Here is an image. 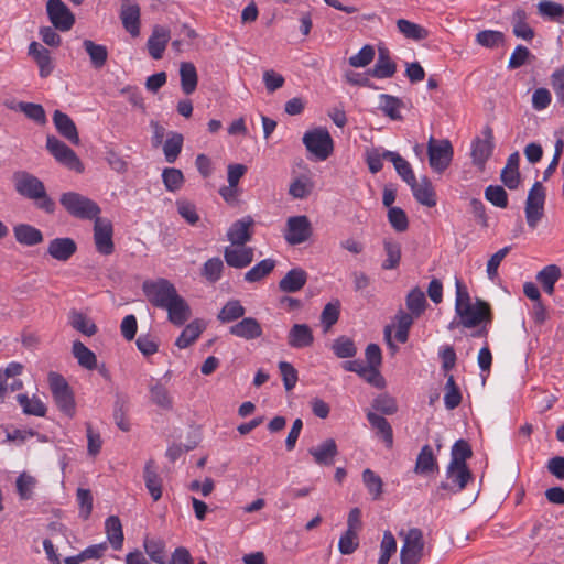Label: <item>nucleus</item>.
Returning a JSON list of instances; mask_svg holds the SVG:
<instances>
[{
  "mask_svg": "<svg viewBox=\"0 0 564 564\" xmlns=\"http://www.w3.org/2000/svg\"><path fill=\"white\" fill-rule=\"evenodd\" d=\"M397 65L391 61L389 51L379 47L378 59L375 64L371 75L376 78H390L395 74Z\"/></svg>",
  "mask_w": 564,
  "mask_h": 564,
  "instance_id": "obj_30",
  "label": "nucleus"
},
{
  "mask_svg": "<svg viewBox=\"0 0 564 564\" xmlns=\"http://www.w3.org/2000/svg\"><path fill=\"white\" fill-rule=\"evenodd\" d=\"M538 12L540 15L561 22L564 21V6L561 3L550 1V0H542L538 3Z\"/></svg>",
  "mask_w": 564,
  "mask_h": 564,
  "instance_id": "obj_50",
  "label": "nucleus"
},
{
  "mask_svg": "<svg viewBox=\"0 0 564 564\" xmlns=\"http://www.w3.org/2000/svg\"><path fill=\"white\" fill-rule=\"evenodd\" d=\"M113 227L110 220L100 218L99 216L94 219V241L96 249L104 256H109L115 250L112 240Z\"/></svg>",
  "mask_w": 564,
  "mask_h": 564,
  "instance_id": "obj_12",
  "label": "nucleus"
},
{
  "mask_svg": "<svg viewBox=\"0 0 564 564\" xmlns=\"http://www.w3.org/2000/svg\"><path fill=\"white\" fill-rule=\"evenodd\" d=\"M513 34L524 41H531L534 37V30L527 23V13L522 9H517L511 18Z\"/></svg>",
  "mask_w": 564,
  "mask_h": 564,
  "instance_id": "obj_35",
  "label": "nucleus"
},
{
  "mask_svg": "<svg viewBox=\"0 0 564 564\" xmlns=\"http://www.w3.org/2000/svg\"><path fill=\"white\" fill-rule=\"evenodd\" d=\"M379 108L387 117H389L392 120L402 119L400 110L401 108H403L404 105L401 99L388 94H381L379 96Z\"/></svg>",
  "mask_w": 564,
  "mask_h": 564,
  "instance_id": "obj_40",
  "label": "nucleus"
},
{
  "mask_svg": "<svg viewBox=\"0 0 564 564\" xmlns=\"http://www.w3.org/2000/svg\"><path fill=\"white\" fill-rule=\"evenodd\" d=\"M405 302L408 310L415 317H419L426 307V299L424 292L419 288H414L409 292Z\"/></svg>",
  "mask_w": 564,
  "mask_h": 564,
  "instance_id": "obj_52",
  "label": "nucleus"
},
{
  "mask_svg": "<svg viewBox=\"0 0 564 564\" xmlns=\"http://www.w3.org/2000/svg\"><path fill=\"white\" fill-rule=\"evenodd\" d=\"M397 28L399 32L403 34L406 39H411L414 41L424 40L429 35L426 29L406 19H399L397 21Z\"/></svg>",
  "mask_w": 564,
  "mask_h": 564,
  "instance_id": "obj_47",
  "label": "nucleus"
},
{
  "mask_svg": "<svg viewBox=\"0 0 564 564\" xmlns=\"http://www.w3.org/2000/svg\"><path fill=\"white\" fill-rule=\"evenodd\" d=\"M246 308L239 300L228 301L219 311L217 318L220 323H231L245 316Z\"/></svg>",
  "mask_w": 564,
  "mask_h": 564,
  "instance_id": "obj_42",
  "label": "nucleus"
},
{
  "mask_svg": "<svg viewBox=\"0 0 564 564\" xmlns=\"http://www.w3.org/2000/svg\"><path fill=\"white\" fill-rule=\"evenodd\" d=\"M162 182L167 192L174 193L183 187L185 177L181 170L175 167H165L162 171Z\"/></svg>",
  "mask_w": 564,
  "mask_h": 564,
  "instance_id": "obj_48",
  "label": "nucleus"
},
{
  "mask_svg": "<svg viewBox=\"0 0 564 564\" xmlns=\"http://www.w3.org/2000/svg\"><path fill=\"white\" fill-rule=\"evenodd\" d=\"M229 334L245 340H253L262 336V327L254 317H242L229 327Z\"/></svg>",
  "mask_w": 564,
  "mask_h": 564,
  "instance_id": "obj_21",
  "label": "nucleus"
},
{
  "mask_svg": "<svg viewBox=\"0 0 564 564\" xmlns=\"http://www.w3.org/2000/svg\"><path fill=\"white\" fill-rule=\"evenodd\" d=\"M312 234L310 219L305 215H300L288 218L283 237L289 245L296 246L307 241Z\"/></svg>",
  "mask_w": 564,
  "mask_h": 564,
  "instance_id": "obj_10",
  "label": "nucleus"
},
{
  "mask_svg": "<svg viewBox=\"0 0 564 564\" xmlns=\"http://www.w3.org/2000/svg\"><path fill=\"white\" fill-rule=\"evenodd\" d=\"M367 419L371 426L377 430L378 434L381 436L387 448H392L393 446V431L390 423L381 415H378L373 412L367 413Z\"/></svg>",
  "mask_w": 564,
  "mask_h": 564,
  "instance_id": "obj_38",
  "label": "nucleus"
},
{
  "mask_svg": "<svg viewBox=\"0 0 564 564\" xmlns=\"http://www.w3.org/2000/svg\"><path fill=\"white\" fill-rule=\"evenodd\" d=\"M275 264V260L264 259L245 273V280L249 283L259 282L273 271Z\"/></svg>",
  "mask_w": 564,
  "mask_h": 564,
  "instance_id": "obj_46",
  "label": "nucleus"
},
{
  "mask_svg": "<svg viewBox=\"0 0 564 564\" xmlns=\"http://www.w3.org/2000/svg\"><path fill=\"white\" fill-rule=\"evenodd\" d=\"M224 259L231 268H247L253 261V248L246 246L226 247L224 250Z\"/></svg>",
  "mask_w": 564,
  "mask_h": 564,
  "instance_id": "obj_18",
  "label": "nucleus"
},
{
  "mask_svg": "<svg viewBox=\"0 0 564 564\" xmlns=\"http://www.w3.org/2000/svg\"><path fill=\"white\" fill-rule=\"evenodd\" d=\"M308 454L312 455L314 463L319 466H332L335 457L338 455V448L335 440L327 438L321 444L310 447Z\"/></svg>",
  "mask_w": 564,
  "mask_h": 564,
  "instance_id": "obj_20",
  "label": "nucleus"
},
{
  "mask_svg": "<svg viewBox=\"0 0 564 564\" xmlns=\"http://www.w3.org/2000/svg\"><path fill=\"white\" fill-rule=\"evenodd\" d=\"M17 193L35 203V206L46 214H54L55 202L46 193L44 183L35 175L26 171H17L12 175Z\"/></svg>",
  "mask_w": 564,
  "mask_h": 564,
  "instance_id": "obj_1",
  "label": "nucleus"
},
{
  "mask_svg": "<svg viewBox=\"0 0 564 564\" xmlns=\"http://www.w3.org/2000/svg\"><path fill=\"white\" fill-rule=\"evenodd\" d=\"M386 160H389L393 163V166L399 174V176L408 184L414 183L416 178L410 163L403 159L398 152L386 151Z\"/></svg>",
  "mask_w": 564,
  "mask_h": 564,
  "instance_id": "obj_37",
  "label": "nucleus"
},
{
  "mask_svg": "<svg viewBox=\"0 0 564 564\" xmlns=\"http://www.w3.org/2000/svg\"><path fill=\"white\" fill-rule=\"evenodd\" d=\"M332 349L338 358H351L357 354L354 340L347 336L336 338Z\"/></svg>",
  "mask_w": 564,
  "mask_h": 564,
  "instance_id": "obj_55",
  "label": "nucleus"
},
{
  "mask_svg": "<svg viewBox=\"0 0 564 564\" xmlns=\"http://www.w3.org/2000/svg\"><path fill=\"white\" fill-rule=\"evenodd\" d=\"M484 138H477L471 144V159L473 163L480 170L485 167L486 162L491 156L494 151V132L490 127H485L482 130Z\"/></svg>",
  "mask_w": 564,
  "mask_h": 564,
  "instance_id": "obj_13",
  "label": "nucleus"
},
{
  "mask_svg": "<svg viewBox=\"0 0 564 564\" xmlns=\"http://www.w3.org/2000/svg\"><path fill=\"white\" fill-rule=\"evenodd\" d=\"M48 383L54 402L58 410L66 416L73 417L76 413V403L74 393L67 381L59 373L50 372Z\"/></svg>",
  "mask_w": 564,
  "mask_h": 564,
  "instance_id": "obj_3",
  "label": "nucleus"
},
{
  "mask_svg": "<svg viewBox=\"0 0 564 564\" xmlns=\"http://www.w3.org/2000/svg\"><path fill=\"white\" fill-rule=\"evenodd\" d=\"M183 143V134L175 131L167 132L166 140L162 143L164 158L167 163H174L177 160L182 152Z\"/></svg>",
  "mask_w": 564,
  "mask_h": 564,
  "instance_id": "obj_32",
  "label": "nucleus"
},
{
  "mask_svg": "<svg viewBox=\"0 0 564 564\" xmlns=\"http://www.w3.org/2000/svg\"><path fill=\"white\" fill-rule=\"evenodd\" d=\"M83 46L89 55L93 67L99 69L105 66L108 58V50L105 45L96 44L91 40H84Z\"/></svg>",
  "mask_w": 564,
  "mask_h": 564,
  "instance_id": "obj_39",
  "label": "nucleus"
},
{
  "mask_svg": "<svg viewBox=\"0 0 564 564\" xmlns=\"http://www.w3.org/2000/svg\"><path fill=\"white\" fill-rule=\"evenodd\" d=\"M362 481L368 492L372 496V499L377 500L382 494L383 482L381 477L367 468L362 471Z\"/></svg>",
  "mask_w": 564,
  "mask_h": 564,
  "instance_id": "obj_56",
  "label": "nucleus"
},
{
  "mask_svg": "<svg viewBox=\"0 0 564 564\" xmlns=\"http://www.w3.org/2000/svg\"><path fill=\"white\" fill-rule=\"evenodd\" d=\"M203 332V327L199 325L197 321L189 323L181 333V335L176 338L175 345L180 349L187 348L191 346Z\"/></svg>",
  "mask_w": 564,
  "mask_h": 564,
  "instance_id": "obj_53",
  "label": "nucleus"
},
{
  "mask_svg": "<svg viewBox=\"0 0 564 564\" xmlns=\"http://www.w3.org/2000/svg\"><path fill=\"white\" fill-rule=\"evenodd\" d=\"M446 477L448 481L441 482L438 488L456 494L466 487L467 482L471 478V474L467 465H457L452 470L448 465L446 469Z\"/></svg>",
  "mask_w": 564,
  "mask_h": 564,
  "instance_id": "obj_16",
  "label": "nucleus"
},
{
  "mask_svg": "<svg viewBox=\"0 0 564 564\" xmlns=\"http://www.w3.org/2000/svg\"><path fill=\"white\" fill-rule=\"evenodd\" d=\"M17 401L19 405L22 408L23 413L26 415H34L39 417H43L46 415V405L35 394L30 398L25 393H20L17 395Z\"/></svg>",
  "mask_w": 564,
  "mask_h": 564,
  "instance_id": "obj_33",
  "label": "nucleus"
},
{
  "mask_svg": "<svg viewBox=\"0 0 564 564\" xmlns=\"http://www.w3.org/2000/svg\"><path fill=\"white\" fill-rule=\"evenodd\" d=\"M46 10L55 29L64 32L74 25L75 18L62 0H48Z\"/></svg>",
  "mask_w": 564,
  "mask_h": 564,
  "instance_id": "obj_14",
  "label": "nucleus"
},
{
  "mask_svg": "<svg viewBox=\"0 0 564 564\" xmlns=\"http://www.w3.org/2000/svg\"><path fill=\"white\" fill-rule=\"evenodd\" d=\"M424 541L422 531L417 528L410 529L404 536L401 547V564H417L423 555Z\"/></svg>",
  "mask_w": 564,
  "mask_h": 564,
  "instance_id": "obj_11",
  "label": "nucleus"
},
{
  "mask_svg": "<svg viewBox=\"0 0 564 564\" xmlns=\"http://www.w3.org/2000/svg\"><path fill=\"white\" fill-rule=\"evenodd\" d=\"M471 448L466 441H456L451 452L449 469L452 470L457 465H466V459L471 457Z\"/></svg>",
  "mask_w": 564,
  "mask_h": 564,
  "instance_id": "obj_49",
  "label": "nucleus"
},
{
  "mask_svg": "<svg viewBox=\"0 0 564 564\" xmlns=\"http://www.w3.org/2000/svg\"><path fill=\"white\" fill-rule=\"evenodd\" d=\"M414 198L422 205L434 207L436 205V195L431 181L424 176L420 181L416 178L414 183L409 185Z\"/></svg>",
  "mask_w": 564,
  "mask_h": 564,
  "instance_id": "obj_25",
  "label": "nucleus"
},
{
  "mask_svg": "<svg viewBox=\"0 0 564 564\" xmlns=\"http://www.w3.org/2000/svg\"><path fill=\"white\" fill-rule=\"evenodd\" d=\"M144 481L151 497L154 501H158L162 497V484L160 477L154 470L152 460H149L144 467Z\"/></svg>",
  "mask_w": 564,
  "mask_h": 564,
  "instance_id": "obj_43",
  "label": "nucleus"
},
{
  "mask_svg": "<svg viewBox=\"0 0 564 564\" xmlns=\"http://www.w3.org/2000/svg\"><path fill=\"white\" fill-rule=\"evenodd\" d=\"M29 55L36 62L40 76L47 77L54 69V65L50 55V51L37 42H32L29 45Z\"/></svg>",
  "mask_w": 564,
  "mask_h": 564,
  "instance_id": "obj_26",
  "label": "nucleus"
},
{
  "mask_svg": "<svg viewBox=\"0 0 564 564\" xmlns=\"http://www.w3.org/2000/svg\"><path fill=\"white\" fill-rule=\"evenodd\" d=\"M151 401L164 410L172 409L173 400L167 389L160 382L150 387Z\"/></svg>",
  "mask_w": 564,
  "mask_h": 564,
  "instance_id": "obj_54",
  "label": "nucleus"
},
{
  "mask_svg": "<svg viewBox=\"0 0 564 564\" xmlns=\"http://www.w3.org/2000/svg\"><path fill=\"white\" fill-rule=\"evenodd\" d=\"M107 539L112 549L119 551L123 545V531L120 519L117 516H110L105 521Z\"/></svg>",
  "mask_w": 564,
  "mask_h": 564,
  "instance_id": "obj_34",
  "label": "nucleus"
},
{
  "mask_svg": "<svg viewBox=\"0 0 564 564\" xmlns=\"http://www.w3.org/2000/svg\"><path fill=\"white\" fill-rule=\"evenodd\" d=\"M72 351L74 357L77 359L78 364L82 367L89 370H93L97 367L96 355L89 348H87L82 341H74Z\"/></svg>",
  "mask_w": 564,
  "mask_h": 564,
  "instance_id": "obj_45",
  "label": "nucleus"
},
{
  "mask_svg": "<svg viewBox=\"0 0 564 564\" xmlns=\"http://www.w3.org/2000/svg\"><path fill=\"white\" fill-rule=\"evenodd\" d=\"M36 480L33 476L22 473L17 478V490L21 499H30L32 497L33 489Z\"/></svg>",
  "mask_w": 564,
  "mask_h": 564,
  "instance_id": "obj_63",
  "label": "nucleus"
},
{
  "mask_svg": "<svg viewBox=\"0 0 564 564\" xmlns=\"http://www.w3.org/2000/svg\"><path fill=\"white\" fill-rule=\"evenodd\" d=\"M314 341L311 327L306 324H294L288 335V344L292 348L301 349L310 347Z\"/></svg>",
  "mask_w": 564,
  "mask_h": 564,
  "instance_id": "obj_27",
  "label": "nucleus"
},
{
  "mask_svg": "<svg viewBox=\"0 0 564 564\" xmlns=\"http://www.w3.org/2000/svg\"><path fill=\"white\" fill-rule=\"evenodd\" d=\"M438 471V463L430 445H424L415 462L414 473L417 475H430Z\"/></svg>",
  "mask_w": 564,
  "mask_h": 564,
  "instance_id": "obj_28",
  "label": "nucleus"
},
{
  "mask_svg": "<svg viewBox=\"0 0 564 564\" xmlns=\"http://www.w3.org/2000/svg\"><path fill=\"white\" fill-rule=\"evenodd\" d=\"M505 35L500 31L485 30L476 35V42L485 47H496L503 42Z\"/></svg>",
  "mask_w": 564,
  "mask_h": 564,
  "instance_id": "obj_61",
  "label": "nucleus"
},
{
  "mask_svg": "<svg viewBox=\"0 0 564 564\" xmlns=\"http://www.w3.org/2000/svg\"><path fill=\"white\" fill-rule=\"evenodd\" d=\"M181 87L184 94L191 95L196 90L198 76L196 67L191 62H183L180 65Z\"/></svg>",
  "mask_w": 564,
  "mask_h": 564,
  "instance_id": "obj_36",
  "label": "nucleus"
},
{
  "mask_svg": "<svg viewBox=\"0 0 564 564\" xmlns=\"http://www.w3.org/2000/svg\"><path fill=\"white\" fill-rule=\"evenodd\" d=\"M143 547L149 557L158 564H166L165 542L162 539H153L145 536Z\"/></svg>",
  "mask_w": 564,
  "mask_h": 564,
  "instance_id": "obj_44",
  "label": "nucleus"
},
{
  "mask_svg": "<svg viewBox=\"0 0 564 564\" xmlns=\"http://www.w3.org/2000/svg\"><path fill=\"white\" fill-rule=\"evenodd\" d=\"M485 197L496 207L506 208L508 206V194L500 185H489L485 189Z\"/></svg>",
  "mask_w": 564,
  "mask_h": 564,
  "instance_id": "obj_59",
  "label": "nucleus"
},
{
  "mask_svg": "<svg viewBox=\"0 0 564 564\" xmlns=\"http://www.w3.org/2000/svg\"><path fill=\"white\" fill-rule=\"evenodd\" d=\"M17 241L24 246H35L43 241V235L40 229L28 225L20 224L13 228Z\"/></svg>",
  "mask_w": 564,
  "mask_h": 564,
  "instance_id": "obj_31",
  "label": "nucleus"
},
{
  "mask_svg": "<svg viewBox=\"0 0 564 564\" xmlns=\"http://www.w3.org/2000/svg\"><path fill=\"white\" fill-rule=\"evenodd\" d=\"M375 58V48L371 45H365L361 50L349 57L348 63L350 66L360 68L368 66Z\"/></svg>",
  "mask_w": 564,
  "mask_h": 564,
  "instance_id": "obj_62",
  "label": "nucleus"
},
{
  "mask_svg": "<svg viewBox=\"0 0 564 564\" xmlns=\"http://www.w3.org/2000/svg\"><path fill=\"white\" fill-rule=\"evenodd\" d=\"M453 147L449 140H436L430 137L427 142V155L431 169L436 173H443L453 159Z\"/></svg>",
  "mask_w": 564,
  "mask_h": 564,
  "instance_id": "obj_6",
  "label": "nucleus"
},
{
  "mask_svg": "<svg viewBox=\"0 0 564 564\" xmlns=\"http://www.w3.org/2000/svg\"><path fill=\"white\" fill-rule=\"evenodd\" d=\"M46 149L58 163L65 165L67 169L77 173H82L84 171V165L77 154L56 137L47 135Z\"/></svg>",
  "mask_w": 564,
  "mask_h": 564,
  "instance_id": "obj_9",
  "label": "nucleus"
},
{
  "mask_svg": "<svg viewBox=\"0 0 564 564\" xmlns=\"http://www.w3.org/2000/svg\"><path fill=\"white\" fill-rule=\"evenodd\" d=\"M61 205L73 217L94 220L101 213L96 202L77 192H66L61 195Z\"/></svg>",
  "mask_w": 564,
  "mask_h": 564,
  "instance_id": "obj_2",
  "label": "nucleus"
},
{
  "mask_svg": "<svg viewBox=\"0 0 564 564\" xmlns=\"http://www.w3.org/2000/svg\"><path fill=\"white\" fill-rule=\"evenodd\" d=\"M303 143L306 150L317 160H326L334 150V142L330 133L325 128H315L306 131L303 135Z\"/></svg>",
  "mask_w": 564,
  "mask_h": 564,
  "instance_id": "obj_4",
  "label": "nucleus"
},
{
  "mask_svg": "<svg viewBox=\"0 0 564 564\" xmlns=\"http://www.w3.org/2000/svg\"><path fill=\"white\" fill-rule=\"evenodd\" d=\"M397 552V541L390 531H384L380 543V556L378 564H388L391 556Z\"/></svg>",
  "mask_w": 564,
  "mask_h": 564,
  "instance_id": "obj_58",
  "label": "nucleus"
},
{
  "mask_svg": "<svg viewBox=\"0 0 564 564\" xmlns=\"http://www.w3.org/2000/svg\"><path fill=\"white\" fill-rule=\"evenodd\" d=\"M383 248L387 254V259L382 262V269L392 270L395 269L401 260V246L399 242L393 240H384Z\"/></svg>",
  "mask_w": 564,
  "mask_h": 564,
  "instance_id": "obj_51",
  "label": "nucleus"
},
{
  "mask_svg": "<svg viewBox=\"0 0 564 564\" xmlns=\"http://www.w3.org/2000/svg\"><path fill=\"white\" fill-rule=\"evenodd\" d=\"M163 310L167 312L169 321L175 326L184 325L192 315L188 303L178 293Z\"/></svg>",
  "mask_w": 564,
  "mask_h": 564,
  "instance_id": "obj_22",
  "label": "nucleus"
},
{
  "mask_svg": "<svg viewBox=\"0 0 564 564\" xmlns=\"http://www.w3.org/2000/svg\"><path fill=\"white\" fill-rule=\"evenodd\" d=\"M551 86L557 102L564 106V68L553 72L551 75Z\"/></svg>",
  "mask_w": 564,
  "mask_h": 564,
  "instance_id": "obj_64",
  "label": "nucleus"
},
{
  "mask_svg": "<svg viewBox=\"0 0 564 564\" xmlns=\"http://www.w3.org/2000/svg\"><path fill=\"white\" fill-rule=\"evenodd\" d=\"M53 122L58 133L68 140L72 144L78 145L80 142L78 131L73 119L61 110L53 113Z\"/></svg>",
  "mask_w": 564,
  "mask_h": 564,
  "instance_id": "obj_24",
  "label": "nucleus"
},
{
  "mask_svg": "<svg viewBox=\"0 0 564 564\" xmlns=\"http://www.w3.org/2000/svg\"><path fill=\"white\" fill-rule=\"evenodd\" d=\"M120 19L123 28L131 36L140 34V6L134 0H120Z\"/></svg>",
  "mask_w": 564,
  "mask_h": 564,
  "instance_id": "obj_15",
  "label": "nucleus"
},
{
  "mask_svg": "<svg viewBox=\"0 0 564 564\" xmlns=\"http://www.w3.org/2000/svg\"><path fill=\"white\" fill-rule=\"evenodd\" d=\"M306 281L307 273L301 268H295L290 270L279 282V289L282 292L294 293L300 291L305 285Z\"/></svg>",
  "mask_w": 564,
  "mask_h": 564,
  "instance_id": "obj_29",
  "label": "nucleus"
},
{
  "mask_svg": "<svg viewBox=\"0 0 564 564\" xmlns=\"http://www.w3.org/2000/svg\"><path fill=\"white\" fill-rule=\"evenodd\" d=\"M170 39V29L162 25H154L152 33L147 42L149 54L153 59L162 58Z\"/></svg>",
  "mask_w": 564,
  "mask_h": 564,
  "instance_id": "obj_19",
  "label": "nucleus"
},
{
  "mask_svg": "<svg viewBox=\"0 0 564 564\" xmlns=\"http://www.w3.org/2000/svg\"><path fill=\"white\" fill-rule=\"evenodd\" d=\"M545 189L541 182H535L528 193L525 218L528 226L534 229L544 215Z\"/></svg>",
  "mask_w": 564,
  "mask_h": 564,
  "instance_id": "obj_8",
  "label": "nucleus"
},
{
  "mask_svg": "<svg viewBox=\"0 0 564 564\" xmlns=\"http://www.w3.org/2000/svg\"><path fill=\"white\" fill-rule=\"evenodd\" d=\"M388 220L392 228L398 232H403L409 227V219L405 212L400 207H390L388 210Z\"/></svg>",
  "mask_w": 564,
  "mask_h": 564,
  "instance_id": "obj_60",
  "label": "nucleus"
},
{
  "mask_svg": "<svg viewBox=\"0 0 564 564\" xmlns=\"http://www.w3.org/2000/svg\"><path fill=\"white\" fill-rule=\"evenodd\" d=\"M455 313L459 318V323L465 328H475L482 323H491L492 319L490 305L480 299H477L470 305L455 311Z\"/></svg>",
  "mask_w": 564,
  "mask_h": 564,
  "instance_id": "obj_7",
  "label": "nucleus"
},
{
  "mask_svg": "<svg viewBox=\"0 0 564 564\" xmlns=\"http://www.w3.org/2000/svg\"><path fill=\"white\" fill-rule=\"evenodd\" d=\"M142 290L148 301L155 307L164 308L174 296L177 295V290L169 280L158 279L154 281L143 282Z\"/></svg>",
  "mask_w": 564,
  "mask_h": 564,
  "instance_id": "obj_5",
  "label": "nucleus"
},
{
  "mask_svg": "<svg viewBox=\"0 0 564 564\" xmlns=\"http://www.w3.org/2000/svg\"><path fill=\"white\" fill-rule=\"evenodd\" d=\"M224 262L220 258L208 259L203 267L202 275L209 282L215 283L221 278Z\"/></svg>",
  "mask_w": 564,
  "mask_h": 564,
  "instance_id": "obj_57",
  "label": "nucleus"
},
{
  "mask_svg": "<svg viewBox=\"0 0 564 564\" xmlns=\"http://www.w3.org/2000/svg\"><path fill=\"white\" fill-rule=\"evenodd\" d=\"M77 245L74 239L65 237V238H54L50 241L47 247V253L55 260L66 262L68 261L76 252Z\"/></svg>",
  "mask_w": 564,
  "mask_h": 564,
  "instance_id": "obj_23",
  "label": "nucleus"
},
{
  "mask_svg": "<svg viewBox=\"0 0 564 564\" xmlns=\"http://www.w3.org/2000/svg\"><path fill=\"white\" fill-rule=\"evenodd\" d=\"M69 324L74 329L89 337L97 333L96 324L85 314L75 310L69 313Z\"/></svg>",
  "mask_w": 564,
  "mask_h": 564,
  "instance_id": "obj_41",
  "label": "nucleus"
},
{
  "mask_svg": "<svg viewBox=\"0 0 564 564\" xmlns=\"http://www.w3.org/2000/svg\"><path fill=\"white\" fill-rule=\"evenodd\" d=\"M253 219L246 216L231 224L227 231V239L232 246H245L252 237Z\"/></svg>",
  "mask_w": 564,
  "mask_h": 564,
  "instance_id": "obj_17",
  "label": "nucleus"
}]
</instances>
